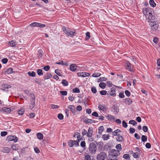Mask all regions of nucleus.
Listing matches in <instances>:
<instances>
[{
	"mask_svg": "<svg viewBox=\"0 0 160 160\" xmlns=\"http://www.w3.org/2000/svg\"><path fill=\"white\" fill-rule=\"evenodd\" d=\"M62 29L63 32L68 36L72 37L75 36L77 34L74 30L72 31L70 28L65 26L63 27Z\"/></svg>",
	"mask_w": 160,
	"mask_h": 160,
	"instance_id": "obj_1",
	"label": "nucleus"
},
{
	"mask_svg": "<svg viewBox=\"0 0 160 160\" xmlns=\"http://www.w3.org/2000/svg\"><path fill=\"white\" fill-rule=\"evenodd\" d=\"M152 9L149 7L146 8H144L142 9L143 14L146 15V17L148 16V18H152L151 16L152 15Z\"/></svg>",
	"mask_w": 160,
	"mask_h": 160,
	"instance_id": "obj_2",
	"label": "nucleus"
},
{
	"mask_svg": "<svg viewBox=\"0 0 160 160\" xmlns=\"http://www.w3.org/2000/svg\"><path fill=\"white\" fill-rule=\"evenodd\" d=\"M97 149V146L94 143L91 142L90 144L89 151L90 153L92 154H95L96 152Z\"/></svg>",
	"mask_w": 160,
	"mask_h": 160,
	"instance_id": "obj_3",
	"label": "nucleus"
},
{
	"mask_svg": "<svg viewBox=\"0 0 160 160\" xmlns=\"http://www.w3.org/2000/svg\"><path fill=\"white\" fill-rule=\"evenodd\" d=\"M120 153L119 151L113 149L110 150V151L108 152V155L112 157L118 156L120 155Z\"/></svg>",
	"mask_w": 160,
	"mask_h": 160,
	"instance_id": "obj_4",
	"label": "nucleus"
},
{
	"mask_svg": "<svg viewBox=\"0 0 160 160\" xmlns=\"http://www.w3.org/2000/svg\"><path fill=\"white\" fill-rule=\"evenodd\" d=\"M107 157V154L105 152H101L97 156V160H104Z\"/></svg>",
	"mask_w": 160,
	"mask_h": 160,
	"instance_id": "obj_5",
	"label": "nucleus"
},
{
	"mask_svg": "<svg viewBox=\"0 0 160 160\" xmlns=\"http://www.w3.org/2000/svg\"><path fill=\"white\" fill-rule=\"evenodd\" d=\"M125 66L127 70L131 72H134V70L133 66L128 61H127L126 62Z\"/></svg>",
	"mask_w": 160,
	"mask_h": 160,
	"instance_id": "obj_6",
	"label": "nucleus"
},
{
	"mask_svg": "<svg viewBox=\"0 0 160 160\" xmlns=\"http://www.w3.org/2000/svg\"><path fill=\"white\" fill-rule=\"evenodd\" d=\"M68 145L70 147H72L75 145L76 147H78L79 146V143L77 141L70 140L68 142Z\"/></svg>",
	"mask_w": 160,
	"mask_h": 160,
	"instance_id": "obj_7",
	"label": "nucleus"
},
{
	"mask_svg": "<svg viewBox=\"0 0 160 160\" xmlns=\"http://www.w3.org/2000/svg\"><path fill=\"white\" fill-rule=\"evenodd\" d=\"M115 90V88H111L110 89V91L108 92L109 93H107L108 97H109L111 96H115L116 95Z\"/></svg>",
	"mask_w": 160,
	"mask_h": 160,
	"instance_id": "obj_8",
	"label": "nucleus"
},
{
	"mask_svg": "<svg viewBox=\"0 0 160 160\" xmlns=\"http://www.w3.org/2000/svg\"><path fill=\"white\" fill-rule=\"evenodd\" d=\"M2 88H1V89L3 91H5L6 92L8 91V90L9 88H12V86L11 85L8 84H3L2 85Z\"/></svg>",
	"mask_w": 160,
	"mask_h": 160,
	"instance_id": "obj_9",
	"label": "nucleus"
},
{
	"mask_svg": "<svg viewBox=\"0 0 160 160\" xmlns=\"http://www.w3.org/2000/svg\"><path fill=\"white\" fill-rule=\"evenodd\" d=\"M7 139L9 141H13L16 142L18 141V138L16 136L11 135L8 136Z\"/></svg>",
	"mask_w": 160,
	"mask_h": 160,
	"instance_id": "obj_10",
	"label": "nucleus"
},
{
	"mask_svg": "<svg viewBox=\"0 0 160 160\" xmlns=\"http://www.w3.org/2000/svg\"><path fill=\"white\" fill-rule=\"evenodd\" d=\"M152 17L151 18H148V20H149V22H150L149 24L150 25L151 24H158V22H157L156 20L157 19L155 17V16H153L152 15V16H151Z\"/></svg>",
	"mask_w": 160,
	"mask_h": 160,
	"instance_id": "obj_11",
	"label": "nucleus"
},
{
	"mask_svg": "<svg viewBox=\"0 0 160 160\" xmlns=\"http://www.w3.org/2000/svg\"><path fill=\"white\" fill-rule=\"evenodd\" d=\"M77 66L76 64H72L70 66V69L71 71L72 72L78 71V70L77 68Z\"/></svg>",
	"mask_w": 160,
	"mask_h": 160,
	"instance_id": "obj_12",
	"label": "nucleus"
},
{
	"mask_svg": "<svg viewBox=\"0 0 160 160\" xmlns=\"http://www.w3.org/2000/svg\"><path fill=\"white\" fill-rule=\"evenodd\" d=\"M93 132V128L92 127H90L87 133V136L88 137H91Z\"/></svg>",
	"mask_w": 160,
	"mask_h": 160,
	"instance_id": "obj_13",
	"label": "nucleus"
},
{
	"mask_svg": "<svg viewBox=\"0 0 160 160\" xmlns=\"http://www.w3.org/2000/svg\"><path fill=\"white\" fill-rule=\"evenodd\" d=\"M98 108L102 111H106L107 110V108L106 106L104 104H99L98 106Z\"/></svg>",
	"mask_w": 160,
	"mask_h": 160,
	"instance_id": "obj_14",
	"label": "nucleus"
},
{
	"mask_svg": "<svg viewBox=\"0 0 160 160\" xmlns=\"http://www.w3.org/2000/svg\"><path fill=\"white\" fill-rule=\"evenodd\" d=\"M123 102L128 105H129L131 104L132 102V100L129 98H127L125 99H123Z\"/></svg>",
	"mask_w": 160,
	"mask_h": 160,
	"instance_id": "obj_15",
	"label": "nucleus"
},
{
	"mask_svg": "<svg viewBox=\"0 0 160 160\" xmlns=\"http://www.w3.org/2000/svg\"><path fill=\"white\" fill-rule=\"evenodd\" d=\"M150 25L151 26V29L152 31H156L158 29V24H151Z\"/></svg>",
	"mask_w": 160,
	"mask_h": 160,
	"instance_id": "obj_16",
	"label": "nucleus"
},
{
	"mask_svg": "<svg viewBox=\"0 0 160 160\" xmlns=\"http://www.w3.org/2000/svg\"><path fill=\"white\" fill-rule=\"evenodd\" d=\"M13 69L12 68H9L7 69L4 72L5 74H9L13 72Z\"/></svg>",
	"mask_w": 160,
	"mask_h": 160,
	"instance_id": "obj_17",
	"label": "nucleus"
},
{
	"mask_svg": "<svg viewBox=\"0 0 160 160\" xmlns=\"http://www.w3.org/2000/svg\"><path fill=\"white\" fill-rule=\"evenodd\" d=\"M12 149L13 150H17L20 148V147L18 144H13L12 145Z\"/></svg>",
	"mask_w": 160,
	"mask_h": 160,
	"instance_id": "obj_18",
	"label": "nucleus"
},
{
	"mask_svg": "<svg viewBox=\"0 0 160 160\" xmlns=\"http://www.w3.org/2000/svg\"><path fill=\"white\" fill-rule=\"evenodd\" d=\"M68 108H69L70 110L71 111L73 114H75L76 111L75 110V107L72 105H69L68 107Z\"/></svg>",
	"mask_w": 160,
	"mask_h": 160,
	"instance_id": "obj_19",
	"label": "nucleus"
},
{
	"mask_svg": "<svg viewBox=\"0 0 160 160\" xmlns=\"http://www.w3.org/2000/svg\"><path fill=\"white\" fill-rule=\"evenodd\" d=\"M35 105V100H31L30 103L29 105V108L32 110L34 107Z\"/></svg>",
	"mask_w": 160,
	"mask_h": 160,
	"instance_id": "obj_20",
	"label": "nucleus"
},
{
	"mask_svg": "<svg viewBox=\"0 0 160 160\" xmlns=\"http://www.w3.org/2000/svg\"><path fill=\"white\" fill-rule=\"evenodd\" d=\"M83 122L86 123H95L96 122L95 120L89 119H85Z\"/></svg>",
	"mask_w": 160,
	"mask_h": 160,
	"instance_id": "obj_21",
	"label": "nucleus"
},
{
	"mask_svg": "<svg viewBox=\"0 0 160 160\" xmlns=\"http://www.w3.org/2000/svg\"><path fill=\"white\" fill-rule=\"evenodd\" d=\"M118 137L116 138L117 141L119 142H122L124 140L123 137L119 134L118 135Z\"/></svg>",
	"mask_w": 160,
	"mask_h": 160,
	"instance_id": "obj_22",
	"label": "nucleus"
},
{
	"mask_svg": "<svg viewBox=\"0 0 160 160\" xmlns=\"http://www.w3.org/2000/svg\"><path fill=\"white\" fill-rule=\"evenodd\" d=\"M37 138L40 140H42L43 139V134L40 132H38L37 134Z\"/></svg>",
	"mask_w": 160,
	"mask_h": 160,
	"instance_id": "obj_23",
	"label": "nucleus"
},
{
	"mask_svg": "<svg viewBox=\"0 0 160 160\" xmlns=\"http://www.w3.org/2000/svg\"><path fill=\"white\" fill-rule=\"evenodd\" d=\"M8 44L11 47H14L16 45V42L13 40L9 42Z\"/></svg>",
	"mask_w": 160,
	"mask_h": 160,
	"instance_id": "obj_24",
	"label": "nucleus"
},
{
	"mask_svg": "<svg viewBox=\"0 0 160 160\" xmlns=\"http://www.w3.org/2000/svg\"><path fill=\"white\" fill-rule=\"evenodd\" d=\"M121 132V130L119 129H117L112 132V135L114 136H117L118 135V133Z\"/></svg>",
	"mask_w": 160,
	"mask_h": 160,
	"instance_id": "obj_25",
	"label": "nucleus"
},
{
	"mask_svg": "<svg viewBox=\"0 0 160 160\" xmlns=\"http://www.w3.org/2000/svg\"><path fill=\"white\" fill-rule=\"evenodd\" d=\"M107 118L109 121H112V120L113 121L115 120L114 116H113L111 115L110 114L108 115V116H107Z\"/></svg>",
	"mask_w": 160,
	"mask_h": 160,
	"instance_id": "obj_26",
	"label": "nucleus"
},
{
	"mask_svg": "<svg viewBox=\"0 0 160 160\" xmlns=\"http://www.w3.org/2000/svg\"><path fill=\"white\" fill-rule=\"evenodd\" d=\"M112 108L114 110V112H116L117 113H118L119 111V110L117 105H113Z\"/></svg>",
	"mask_w": 160,
	"mask_h": 160,
	"instance_id": "obj_27",
	"label": "nucleus"
},
{
	"mask_svg": "<svg viewBox=\"0 0 160 160\" xmlns=\"http://www.w3.org/2000/svg\"><path fill=\"white\" fill-rule=\"evenodd\" d=\"M104 128L103 126H101L99 127L98 129V133L101 135L102 132L103 131Z\"/></svg>",
	"mask_w": 160,
	"mask_h": 160,
	"instance_id": "obj_28",
	"label": "nucleus"
},
{
	"mask_svg": "<svg viewBox=\"0 0 160 160\" xmlns=\"http://www.w3.org/2000/svg\"><path fill=\"white\" fill-rule=\"evenodd\" d=\"M38 58H41L42 57L43 52L41 49H39L38 51Z\"/></svg>",
	"mask_w": 160,
	"mask_h": 160,
	"instance_id": "obj_29",
	"label": "nucleus"
},
{
	"mask_svg": "<svg viewBox=\"0 0 160 160\" xmlns=\"http://www.w3.org/2000/svg\"><path fill=\"white\" fill-rule=\"evenodd\" d=\"M61 83L63 85L65 86H67L68 85V82L65 79H63Z\"/></svg>",
	"mask_w": 160,
	"mask_h": 160,
	"instance_id": "obj_30",
	"label": "nucleus"
},
{
	"mask_svg": "<svg viewBox=\"0 0 160 160\" xmlns=\"http://www.w3.org/2000/svg\"><path fill=\"white\" fill-rule=\"evenodd\" d=\"M28 75L31 77H34L36 76V73L34 71L29 72H28Z\"/></svg>",
	"mask_w": 160,
	"mask_h": 160,
	"instance_id": "obj_31",
	"label": "nucleus"
},
{
	"mask_svg": "<svg viewBox=\"0 0 160 160\" xmlns=\"http://www.w3.org/2000/svg\"><path fill=\"white\" fill-rule=\"evenodd\" d=\"M149 2L150 5L152 7H154L156 6V4L153 0H150Z\"/></svg>",
	"mask_w": 160,
	"mask_h": 160,
	"instance_id": "obj_32",
	"label": "nucleus"
},
{
	"mask_svg": "<svg viewBox=\"0 0 160 160\" xmlns=\"http://www.w3.org/2000/svg\"><path fill=\"white\" fill-rule=\"evenodd\" d=\"M2 110L3 111L6 112H10L11 111V109L10 108L7 107L3 108Z\"/></svg>",
	"mask_w": 160,
	"mask_h": 160,
	"instance_id": "obj_33",
	"label": "nucleus"
},
{
	"mask_svg": "<svg viewBox=\"0 0 160 160\" xmlns=\"http://www.w3.org/2000/svg\"><path fill=\"white\" fill-rule=\"evenodd\" d=\"M102 138L103 140H106L108 139L109 138V136L108 135L104 134L102 136Z\"/></svg>",
	"mask_w": 160,
	"mask_h": 160,
	"instance_id": "obj_34",
	"label": "nucleus"
},
{
	"mask_svg": "<svg viewBox=\"0 0 160 160\" xmlns=\"http://www.w3.org/2000/svg\"><path fill=\"white\" fill-rule=\"evenodd\" d=\"M99 86L101 88L104 89L106 86V84L104 82H102L99 83Z\"/></svg>",
	"mask_w": 160,
	"mask_h": 160,
	"instance_id": "obj_35",
	"label": "nucleus"
},
{
	"mask_svg": "<svg viewBox=\"0 0 160 160\" xmlns=\"http://www.w3.org/2000/svg\"><path fill=\"white\" fill-rule=\"evenodd\" d=\"M37 73L39 76H42L43 75V73L42 69H38L37 70Z\"/></svg>",
	"mask_w": 160,
	"mask_h": 160,
	"instance_id": "obj_36",
	"label": "nucleus"
},
{
	"mask_svg": "<svg viewBox=\"0 0 160 160\" xmlns=\"http://www.w3.org/2000/svg\"><path fill=\"white\" fill-rule=\"evenodd\" d=\"M52 77L51 73H48L47 76H45L43 77V78L44 80L48 79Z\"/></svg>",
	"mask_w": 160,
	"mask_h": 160,
	"instance_id": "obj_37",
	"label": "nucleus"
},
{
	"mask_svg": "<svg viewBox=\"0 0 160 160\" xmlns=\"http://www.w3.org/2000/svg\"><path fill=\"white\" fill-rule=\"evenodd\" d=\"M10 150V149L8 147H5L4 148L3 152L4 153H9Z\"/></svg>",
	"mask_w": 160,
	"mask_h": 160,
	"instance_id": "obj_38",
	"label": "nucleus"
},
{
	"mask_svg": "<svg viewBox=\"0 0 160 160\" xmlns=\"http://www.w3.org/2000/svg\"><path fill=\"white\" fill-rule=\"evenodd\" d=\"M141 139L142 142H145L147 141V137L146 136L142 135V136Z\"/></svg>",
	"mask_w": 160,
	"mask_h": 160,
	"instance_id": "obj_39",
	"label": "nucleus"
},
{
	"mask_svg": "<svg viewBox=\"0 0 160 160\" xmlns=\"http://www.w3.org/2000/svg\"><path fill=\"white\" fill-rule=\"evenodd\" d=\"M72 91L73 93H79L80 92V90L79 89L77 88H73L72 89Z\"/></svg>",
	"mask_w": 160,
	"mask_h": 160,
	"instance_id": "obj_40",
	"label": "nucleus"
},
{
	"mask_svg": "<svg viewBox=\"0 0 160 160\" xmlns=\"http://www.w3.org/2000/svg\"><path fill=\"white\" fill-rule=\"evenodd\" d=\"M86 38H85V40H88L90 38V33L89 32H87L86 34Z\"/></svg>",
	"mask_w": 160,
	"mask_h": 160,
	"instance_id": "obj_41",
	"label": "nucleus"
},
{
	"mask_svg": "<svg viewBox=\"0 0 160 160\" xmlns=\"http://www.w3.org/2000/svg\"><path fill=\"white\" fill-rule=\"evenodd\" d=\"M139 154L138 152H133L132 153L133 157L135 158H139Z\"/></svg>",
	"mask_w": 160,
	"mask_h": 160,
	"instance_id": "obj_42",
	"label": "nucleus"
},
{
	"mask_svg": "<svg viewBox=\"0 0 160 160\" xmlns=\"http://www.w3.org/2000/svg\"><path fill=\"white\" fill-rule=\"evenodd\" d=\"M116 148L118 149L117 150L119 151V152L122 149V147L121 144H117L116 146Z\"/></svg>",
	"mask_w": 160,
	"mask_h": 160,
	"instance_id": "obj_43",
	"label": "nucleus"
},
{
	"mask_svg": "<svg viewBox=\"0 0 160 160\" xmlns=\"http://www.w3.org/2000/svg\"><path fill=\"white\" fill-rule=\"evenodd\" d=\"M101 75V74L100 73H94L92 75V77H99Z\"/></svg>",
	"mask_w": 160,
	"mask_h": 160,
	"instance_id": "obj_44",
	"label": "nucleus"
},
{
	"mask_svg": "<svg viewBox=\"0 0 160 160\" xmlns=\"http://www.w3.org/2000/svg\"><path fill=\"white\" fill-rule=\"evenodd\" d=\"M90 73L82 72V77H85L89 76L90 75Z\"/></svg>",
	"mask_w": 160,
	"mask_h": 160,
	"instance_id": "obj_45",
	"label": "nucleus"
},
{
	"mask_svg": "<svg viewBox=\"0 0 160 160\" xmlns=\"http://www.w3.org/2000/svg\"><path fill=\"white\" fill-rule=\"evenodd\" d=\"M24 112V110L23 109H21L20 110H18V113L19 115H22Z\"/></svg>",
	"mask_w": 160,
	"mask_h": 160,
	"instance_id": "obj_46",
	"label": "nucleus"
},
{
	"mask_svg": "<svg viewBox=\"0 0 160 160\" xmlns=\"http://www.w3.org/2000/svg\"><path fill=\"white\" fill-rule=\"evenodd\" d=\"M129 123L132 124L134 126L137 124V122L134 120H131L129 121Z\"/></svg>",
	"mask_w": 160,
	"mask_h": 160,
	"instance_id": "obj_47",
	"label": "nucleus"
},
{
	"mask_svg": "<svg viewBox=\"0 0 160 160\" xmlns=\"http://www.w3.org/2000/svg\"><path fill=\"white\" fill-rule=\"evenodd\" d=\"M60 92L62 95L63 96H66L68 93V92L66 91H60Z\"/></svg>",
	"mask_w": 160,
	"mask_h": 160,
	"instance_id": "obj_48",
	"label": "nucleus"
},
{
	"mask_svg": "<svg viewBox=\"0 0 160 160\" xmlns=\"http://www.w3.org/2000/svg\"><path fill=\"white\" fill-rule=\"evenodd\" d=\"M37 27H39L40 28H44L46 26L45 24L37 22Z\"/></svg>",
	"mask_w": 160,
	"mask_h": 160,
	"instance_id": "obj_49",
	"label": "nucleus"
},
{
	"mask_svg": "<svg viewBox=\"0 0 160 160\" xmlns=\"http://www.w3.org/2000/svg\"><path fill=\"white\" fill-rule=\"evenodd\" d=\"M107 78L105 77H100L98 80V82L101 81H106Z\"/></svg>",
	"mask_w": 160,
	"mask_h": 160,
	"instance_id": "obj_50",
	"label": "nucleus"
},
{
	"mask_svg": "<svg viewBox=\"0 0 160 160\" xmlns=\"http://www.w3.org/2000/svg\"><path fill=\"white\" fill-rule=\"evenodd\" d=\"M31 100H35V97L34 94L33 93H30V94Z\"/></svg>",
	"mask_w": 160,
	"mask_h": 160,
	"instance_id": "obj_51",
	"label": "nucleus"
},
{
	"mask_svg": "<svg viewBox=\"0 0 160 160\" xmlns=\"http://www.w3.org/2000/svg\"><path fill=\"white\" fill-rule=\"evenodd\" d=\"M50 69V67L49 65H47L44 67L43 69L45 71H48Z\"/></svg>",
	"mask_w": 160,
	"mask_h": 160,
	"instance_id": "obj_52",
	"label": "nucleus"
},
{
	"mask_svg": "<svg viewBox=\"0 0 160 160\" xmlns=\"http://www.w3.org/2000/svg\"><path fill=\"white\" fill-rule=\"evenodd\" d=\"M60 70L58 69H56L55 70V72L58 75L61 76L62 75L61 73L60 72Z\"/></svg>",
	"mask_w": 160,
	"mask_h": 160,
	"instance_id": "obj_53",
	"label": "nucleus"
},
{
	"mask_svg": "<svg viewBox=\"0 0 160 160\" xmlns=\"http://www.w3.org/2000/svg\"><path fill=\"white\" fill-rule=\"evenodd\" d=\"M58 118L60 120H62L63 119V116L62 114L61 113H59L58 115Z\"/></svg>",
	"mask_w": 160,
	"mask_h": 160,
	"instance_id": "obj_54",
	"label": "nucleus"
},
{
	"mask_svg": "<svg viewBox=\"0 0 160 160\" xmlns=\"http://www.w3.org/2000/svg\"><path fill=\"white\" fill-rule=\"evenodd\" d=\"M142 130L144 132H147L148 131V128L147 126H143L142 127Z\"/></svg>",
	"mask_w": 160,
	"mask_h": 160,
	"instance_id": "obj_55",
	"label": "nucleus"
},
{
	"mask_svg": "<svg viewBox=\"0 0 160 160\" xmlns=\"http://www.w3.org/2000/svg\"><path fill=\"white\" fill-rule=\"evenodd\" d=\"M100 93L102 95H105L107 94V91L105 90H102L100 91Z\"/></svg>",
	"mask_w": 160,
	"mask_h": 160,
	"instance_id": "obj_56",
	"label": "nucleus"
},
{
	"mask_svg": "<svg viewBox=\"0 0 160 160\" xmlns=\"http://www.w3.org/2000/svg\"><path fill=\"white\" fill-rule=\"evenodd\" d=\"M125 95L128 97H129L131 95V93L128 90H126L125 91Z\"/></svg>",
	"mask_w": 160,
	"mask_h": 160,
	"instance_id": "obj_57",
	"label": "nucleus"
},
{
	"mask_svg": "<svg viewBox=\"0 0 160 160\" xmlns=\"http://www.w3.org/2000/svg\"><path fill=\"white\" fill-rule=\"evenodd\" d=\"M122 126L125 128H126L128 127L127 123L124 120H123L122 122Z\"/></svg>",
	"mask_w": 160,
	"mask_h": 160,
	"instance_id": "obj_58",
	"label": "nucleus"
},
{
	"mask_svg": "<svg viewBox=\"0 0 160 160\" xmlns=\"http://www.w3.org/2000/svg\"><path fill=\"white\" fill-rule=\"evenodd\" d=\"M8 59L7 58H3L2 59V62L3 64H6L8 62Z\"/></svg>",
	"mask_w": 160,
	"mask_h": 160,
	"instance_id": "obj_59",
	"label": "nucleus"
},
{
	"mask_svg": "<svg viewBox=\"0 0 160 160\" xmlns=\"http://www.w3.org/2000/svg\"><path fill=\"white\" fill-rule=\"evenodd\" d=\"M91 91L93 93H96L97 92V89L96 87H92L91 88Z\"/></svg>",
	"mask_w": 160,
	"mask_h": 160,
	"instance_id": "obj_60",
	"label": "nucleus"
},
{
	"mask_svg": "<svg viewBox=\"0 0 160 160\" xmlns=\"http://www.w3.org/2000/svg\"><path fill=\"white\" fill-rule=\"evenodd\" d=\"M92 115L96 117H98V114L96 112H94L92 114Z\"/></svg>",
	"mask_w": 160,
	"mask_h": 160,
	"instance_id": "obj_61",
	"label": "nucleus"
},
{
	"mask_svg": "<svg viewBox=\"0 0 160 160\" xmlns=\"http://www.w3.org/2000/svg\"><path fill=\"white\" fill-rule=\"evenodd\" d=\"M7 133L6 131L2 132L1 133V135L2 136H5L7 135Z\"/></svg>",
	"mask_w": 160,
	"mask_h": 160,
	"instance_id": "obj_62",
	"label": "nucleus"
},
{
	"mask_svg": "<svg viewBox=\"0 0 160 160\" xmlns=\"http://www.w3.org/2000/svg\"><path fill=\"white\" fill-rule=\"evenodd\" d=\"M82 107L80 105H78L76 107V109L78 111H80L82 110Z\"/></svg>",
	"mask_w": 160,
	"mask_h": 160,
	"instance_id": "obj_63",
	"label": "nucleus"
},
{
	"mask_svg": "<svg viewBox=\"0 0 160 160\" xmlns=\"http://www.w3.org/2000/svg\"><path fill=\"white\" fill-rule=\"evenodd\" d=\"M85 160H91V157L89 155H87L85 156Z\"/></svg>",
	"mask_w": 160,
	"mask_h": 160,
	"instance_id": "obj_64",
	"label": "nucleus"
}]
</instances>
